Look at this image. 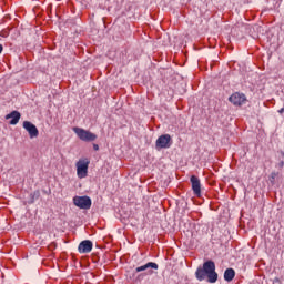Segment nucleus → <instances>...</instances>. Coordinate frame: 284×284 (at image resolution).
<instances>
[{"label":"nucleus","mask_w":284,"mask_h":284,"mask_svg":"<svg viewBox=\"0 0 284 284\" xmlns=\"http://www.w3.org/2000/svg\"><path fill=\"white\" fill-rule=\"evenodd\" d=\"M229 101L233 103V105L241 106L245 101H247V98L243 93L235 92L229 98Z\"/></svg>","instance_id":"7"},{"label":"nucleus","mask_w":284,"mask_h":284,"mask_svg":"<svg viewBox=\"0 0 284 284\" xmlns=\"http://www.w3.org/2000/svg\"><path fill=\"white\" fill-rule=\"evenodd\" d=\"M277 168H280V170H282V168H284V161H281V162L277 164Z\"/></svg>","instance_id":"16"},{"label":"nucleus","mask_w":284,"mask_h":284,"mask_svg":"<svg viewBox=\"0 0 284 284\" xmlns=\"http://www.w3.org/2000/svg\"><path fill=\"white\" fill-rule=\"evenodd\" d=\"M276 176H278V173H276V172L271 173V178H270L271 183H274V181L276 180Z\"/></svg>","instance_id":"15"},{"label":"nucleus","mask_w":284,"mask_h":284,"mask_svg":"<svg viewBox=\"0 0 284 284\" xmlns=\"http://www.w3.org/2000/svg\"><path fill=\"white\" fill-rule=\"evenodd\" d=\"M138 278H141V275H139Z\"/></svg>","instance_id":"23"},{"label":"nucleus","mask_w":284,"mask_h":284,"mask_svg":"<svg viewBox=\"0 0 284 284\" xmlns=\"http://www.w3.org/2000/svg\"><path fill=\"white\" fill-rule=\"evenodd\" d=\"M146 270H159V264L154 262H149L142 266H138L135 272H146Z\"/></svg>","instance_id":"11"},{"label":"nucleus","mask_w":284,"mask_h":284,"mask_svg":"<svg viewBox=\"0 0 284 284\" xmlns=\"http://www.w3.org/2000/svg\"><path fill=\"white\" fill-rule=\"evenodd\" d=\"M72 130L74 134H77L78 139L84 143H92V141H97V134L90 132L89 130L79 126H75Z\"/></svg>","instance_id":"2"},{"label":"nucleus","mask_w":284,"mask_h":284,"mask_svg":"<svg viewBox=\"0 0 284 284\" xmlns=\"http://www.w3.org/2000/svg\"><path fill=\"white\" fill-rule=\"evenodd\" d=\"M172 145V136L170 134H164L158 138L155 142V148L160 150H168Z\"/></svg>","instance_id":"5"},{"label":"nucleus","mask_w":284,"mask_h":284,"mask_svg":"<svg viewBox=\"0 0 284 284\" xmlns=\"http://www.w3.org/2000/svg\"><path fill=\"white\" fill-rule=\"evenodd\" d=\"M283 112H284V108H282V109L278 110V113H280V114H283Z\"/></svg>","instance_id":"20"},{"label":"nucleus","mask_w":284,"mask_h":284,"mask_svg":"<svg viewBox=\"0 0 284 284\" xmlns=\"http://www.w3.org/2000/svg\"><path fill=\"white\" fill-rule=\"evenodd\" d=\"M92 241L84 240L79 244L78 252H80V254H90V252H92Z\"/></svg>","instance_id":"8"},{"label":"nucleus","mask_w":284,"mask_h":284,"mask_svg":"<svg viewBox=\"0 0 284 284\" xmlns=\"http://www.w3.org/2000/svg\"><path fill=\"white\" fill-rule=\"evenodd\" d=\"M234 276H236V272L234 268H226L224 272V281L227 283H231V281H234Z\"/></svg>","instance_id":"12"},{"label":"nucleus","mask_w":284,"mask_h":284,"mask_svg":"<svg viewBox=\"0 0 284 284\" xmlns=\"http://www.w3.org/2000/svg\"><path fill=\"white\" fill-rule=\"evenodd\" d=\"M41 196V192L39 190L32 192L30 195H29V201H28V204L29 205H32V203H34V201H39Z\"/></svg>","instance_id":"13"},{"label":"nucleus","mask_w":284,"mask_h":284,"mask_svg":"<svg viewBox=\"0 0 284 284\" xmlns=\"http://www.w3.org/2000/svg\"><path fill=\"white\" fill-rule=\"evenodd\" d=\"M190 181L194 195L201 196V180L196 175H192Z\"/></svg>","instance_id":"9"},{"label":"nucleus","mask_w":284,"mask_h":284,"mask_svg":"<svg viewBox=\"0 0 284 284\" xmlns=\"http://www.w3.org/2000/svg\"><path fill=\"white\" fill-rule=\"evenodd\" d=\"M0 37H2L3 39L10 37V29H4L0 31Z\"/></svg>","instance_id":"14"},{"label":"nucleus","mask_w":284,"mask_h":284,"mask_svg":"<svg viewBox=\"0 0 284 284\" xmlns=\"http://www.w3.org/2000/svg\"><path fill=\"white\" fill-rule=\"evenodd\" d=\"M195 278L199 281H205V278H207V283H216V281H219V273H216V264L214 261H206L203 263V266L197 267Z\"/></svg>","instance_id":"1"},{"label":"nucleus","mask_w":284,"mask_h":284,"mask_svg":"<svg viewBox=\"0 0 284 284\" xmlns=\"http://www.w3.org/2000/svg\"><path fill=\"white\" fill-rule=\"evenodd\" d=\"M148 274H152V271H148Z\"/></svg>","instance_id":"22"},{"label":"nucleus","mask_w":284,"mask_h":284,"mask_svg":"<svg viewBox=\"0 0 284 284\" xmlns=\"http://www.w3.org/2000/svg\"><path fill=\"white\" fill-rule=\"evenodd\" d=\"M22 128L28 131L30 139H37V136H39V129H37V125H34L32 122L24 121Z\"/></svg>","instance_id":"6"},{"label":"nucleus","mask_w":284,"mask_h":284,"mask_svg":"<svg viewBox=\"0 0 284 284\" xmlns=\"http://www.w3.org/2000/svg\"><path fill=\"white\" fill-rule=\"evenodd\" d=\"M274 283H281V280H278L277 277L274 278Z\"/></svg>","instance_id":"18"},{"label":"nucleus","mask_w":284,"mask_h":284,"mask_svg":"<svg viewBox=\"0 0 284 284\" xmlns=\"http://www.w3.org/2000/svg\"><path fill=\"white\" fill-rule=\"evenodd\" d=\"M281 154H282V156L284 158V152H283V151L281 152Z\"/></svg>","instance_id":"21"},{"label":"nucleus","mask_w":284,"mask_h":284,"mask_svg":"<svg viewBox=\"0 0 284 284\" xmlns=\"http://www.w3.org/2000/svg\"><path fill=\"white\" fill-rule=\"evenodd\" d=\"M93 150H95V152H98V150H99V144H93Z\"/></svg>","instance_id":"17"},{"label":"nucleus","mask_w":284,"mask_h":284,"mask_svg":"<svg viewBox=\"0 0 284 284\" xmlns=\"http://www.w3.org/2000/svg\"><path fill=\"white\" fill-rule=\"evenodd\" d=\"M6 119L10 120V125H17V123H19V121L21 120V113L19 111H12L11 113L6 115Z\"/></svg>","instance_id":"10"},{"label":"nucleus","mask_w":284,"mask_h":284,"mask_svg":"<svg viewBox=\"0 0 284 284\" xmlns=\"http://www.w3.org/2000/svg\"><path fill=\"white\" fill-rule=\"evenodd\" d=\"M73 205L80 210H90V207H92V199H90L88 195L74 196Z\"/></svg>","instance_id":"3"},{"label":"nucleus","mask_w":284,"mask_h":284,"mask_svg":"<svg viewBox=\"0 0 284 284\" xmlns=\"http://www.w3.org/2000/svg\"><path fill=\"white\" fill-rule=\"evenodd\" d=\"M77 175L79 179H85L88 176V168L90 165L89 159H82L77 162Z\"/></svg>","instance_id":"4"},{"label":"nucleus","mask_w":284,"mask_h":284,"mask_svg":"<svg viewBox=\"0 0 284 284\" xmlns=\"http://www.w3.org/2000/svg\"><path fill=\"white\" fill-rule=\"evenodd\" d=\"M3 52V44H0V54Z\"/></svg>","instance_id":"19"}]
</instances>
